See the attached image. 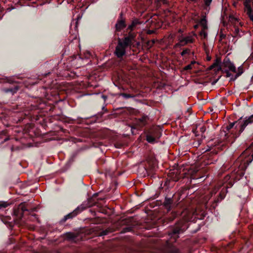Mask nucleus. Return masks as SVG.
<instances>
[{
	"instance_id": "nucleus-1",
	"label": "nucleus",
	"mask_w": 253,
	"mask_h": 253,
	"mask_svg": "<svg viewBox=\"0 0 253 253\" xmlns=\"http://www.w3.org/2000/svg\"><path fill=\"white\" fill-rule=\"evenodd\" d=\"M90 206H92V204H90L88 206H85L84 204H82L78 206L73 211L65 215L62 219V221L65 222L67 219L73 218Z\"/></svg>"
},
{
	"instance_id": "nucleus-2",
	"label": "nucleus",
	"mask_w": 253,
	"mask_h": 253,
	"mask_svg": "<svg viewBox=\"0 0 253 253\" xmlns=\"http://www.w3.org/2000/svg\"><path fill=\"white\" fill-rule=\"evenodd\" d=\"M194 34L189 35L186 37L182 36L178 37V42L175 44V47L184 46L189 43H192L194 41Z\"/></svg>"
},
{
	"instance_id": "nucleus-3",
	"label": "nucleus",
	"mask_w": 253,
	"mask_h": 253,
	"mask_svg": "<svg viewBox=\"0 0 253 253\" xmlns=\"http://www.w3.org/2000/svg\"><path fill=\"white\" fill-rule=\"evenodd\" d=\"M28 208V205L26 204V203H21L18 206L17 209H14V214L20 217H22L25 211H29Z\"/></svg>"
},
{
	"instance_id": "nucleus-4",
	"label": "nucleus",
	"mask_w": 253,
	"mask_h": 253,
	"mask_svg": "<svg viewBox=\"0 0 253 253\" xmlns=\"http://www.w3.org/2000/svg\"><path fill=\"white\" fill-rule=\"evenodd\" d=\"M222 67L226 68V70L233 72H236V68L234 64L231 62L229 58L226 57L223 61Z\"/></svg>"
},
{
	"instance_id": "nucleus-5",
	"label": "nucleus",
	"mask_w": 253,
	"mask_h": 253,
	"mask_svg": "<svg viewBox=\"0 0 253 253\" xmlns=\"http://www.w3.org/2000/svg\"><path fill=\"white\" fill-rule=\"evenodd\" d=\"M253 122V115L249 117H246L243 121H239L238 123L240 124L241 127L240 130L243 131L245 127L250 124Z\"/></svg>"
},
{
	"instance_id": "nucleus-6",
	"label": "nucleus",
	"mask_w": 253,
	"mask_h": 253,
	"mask_svg": "<svg viewBox=\"0 0 253 253\" xmlns=\"http://www.w3.org/2000/svg\"><path fill=\"white\" fill-rule=\"evenodd\" d=\"M126 47L118 42V44L116 48L115 54L118 57L121 58L126 54Z\"/></svg>"
},
{
	"instance_id": "nucleus-7",
	"label": "nucleus",
	"mask_w": 253,
	"mask_h": 253,
	"mask_svg": "<svg viewBox=\"0 0 253 253\" xmlns=\"http://www.w3.org/2000/svg\"><path fill=\"white\" fill-rule=\"evenodd\" d=\"M122 16L123 14L121 13L120 19L117 21L115 25L116 30L119 31H121L126 26L125 21L123 19Z\"/></svg>"
},
{
	"instance_id": "nucleus-8",
	"label": "nucleus",
	"mask_w": 253,
	"mask_h": 253,
	"mask_svg": "<svg viewBox=\"0 0 253 253\" xmlns=\"http://www.w3.org/2000/svg\"><path fill=\"white\" fill-rule=\"evenodd\" d=\"M244 5L245 11L250 17V19L253 21V14L252 13V10L250 4H249V2L246 1H245Z\"/></svg>"
},
{
	"instance_id": "nucleus-9",
	"label": "nucleus",
	"mask_w": 253,
	"mask_h": 253,
	"mask_svg": "<svg viewBox=\"0 0 253 253\" xmlns=\"http://www.w3.org/2000/svg\"><path fill=\"white\" fill-rule=\"evenodd\" d=\"M132 41H131L127 37L124 38L122 41H119V42H120L121 44L124 46L125 47H127L128 46H130L132 43Z\"/></svg>"
},
{
	"instance_id": "nucleus-10",
	"label": "nucleus",
	"mask_w": 253,
	"mask_h": 253,
	"mask_svg": "<svg viewBox=\"0 0 253 253\" xmlns=\"http://www.w3.org/2000/svg\"><path fill=\"white\" fill-rule=\"evenodd\" d=\"M19 89V87L18 86H15L14 87L11 88H3L2 89V91L5 93H11L12 94H14Z\"/></svg>"
},
{
	"instance_id": "nucleus-11",
	"label": "nucleus",
	"mask_w": 253,
	"mask_h": 253,
	"mask_svg": "<svg viewBox=\"0 0 253 253\" xmlns=\"http://www.w3.org/2000/svg\"><path fill=\"white\" fill-rule=\"evenodd\" d=\"M200 25L202 26V29L207 30L208 29V26L207 24V20L206 17H203L200 22Z\"/></svg>"
},
{
	"instance_id": "nucleus-12",
	"label": "nucleus",
	"mask_w": 253,
	"mask_h": 253,
	"mask_svg": "<svg viewBox=\"0 0 253 253\" xmlns=\"http://www.w3.org/2000/svg\"><path fill=\"white\" fill-rule=\"evenodd\" d=\"M243 73V69L242 66L238 67V72L235 75L234 78H232L230 81L235 80L238 77H239Z\"/></svg>"
},
{
	"instance_id": "nucleus-13",
	"label": "nucleus",
	"mask_w": 253,
	"mask_h": 253,
	"mask_svg": "<svg viewBox=\"0 0 253 253\" xmlns=\"http://www.w3.org/2000/svg\"><path fill=\"white\" fill-rule=\"evenodd\" d=\"M138 24H139L138 20L137 19H134L132 21L131 24L128 26L127 29L130 31H132L134 29V27Z\"/></svg>"
},
{
	"instance_id": "nucleus-14",
	"label": "nucleus",
	"mask_w": 253,
	"mask_h": 253,
	"mask_svg": "<svg viewBox=\"0 0 253 253\" xmlns=\"http://www.w3.org/2000/svg\"><path fill=\"white\" fill-rule=\"evenodd\" d=\"M65 236L68 239L73 240V241H75V239L76 238V236L75 234L73 233H71V232L66 233L65 234Z\"/></svg>"
},
{
	"instance_id": "nucleus-15",
	"label": "nucleus",
	"mask_w": 253,
	"mask_h": 253,
	"mask_svg": "<svg viewBox=\"0 0 253 253\" xmlns=\"http://www.w3.org/2000/svg\"><path fill=\"white\" fill-rule=\"evenodd\" d=\"M196 63V62L195 61H192L190 64L187 65L186 66H185L183 68V70H188L192 69V68H194V64H195Z\"/></svg>"
},
{
	"instance_id": "nucleus-16",
	"label": "nucleus",
	"mask_w": 253,
	"mask_h": 253,
	"mask_svg": "<svg viewBox=\"0 0 253 253\" xmlns=\"http://www.w3.org/2000/svg\"><path fill=\"white\" fill-rule=\"evenodd\" d=\"M171 204V199L170 198H166L164 201V205L166 207L168 208Z\"/></svg>"
},
{
	"instance_id": "nucleus-17",
	"label": "nucleus",
	"mask_w": 253,
	"mask_h": 253,
	"mask_svg": "<svg viewBox=\"0 0 253 253\" xmlns=\"http://www.w3.org/2000/svg\"><path fill=\"white\" fill-rule=\"evenodd\" d=\"M120 96H121L126 99L130 98H134L135 97V96H134V95H131L129 94L124 93H120Z\"/></svg>"
},
{
	"instance_id": "nucleus-18",
	"label": "nucleus",
	"mask_w": 253,
	"mask_h": 253,
	"mask_svg": "<svg viewBox=\"0 0 253 253\" xmlns=\"http://www.w3.org/2000/svg\"><path fill=\"white\" fill-rule=\"evenodd\" d=\"M9 205L6 202L0 201V210L3 208H5Z\"/></svg>"
},
{
	"instance_id": "nucleus-19",
	"label": "nucleus",
	"mask_w": 253,
	"mask_h": 253,
	"mask_svg": "<svg viewBox=\"0 0 253 253\" xmlns=\"http://www.w3.org/2000/svg\"><path fill=\"white\" fill-rule=\"evenodd\" d=\"M146 140L149 143H154L155 141V138L151 135H147Z\"/></svg>"
},
{
	"instance_id": "nucleus-20",
	"label": "nucleus",
	"mask_w": 253,
	"mask_h": 253,
	"mask_svg": "<svg viewBox=\"0 0 253 253\" xmlns=\"http://www.w3.org/2000/svg\"><path fill=\"white\" fill-rule=\"evenodd\" d=\"M206 30L202 29V30L200 33V35L203 38H206L208 36V33Z\"/></svg>"
},
{
	"instance_id": "nucleus-21",
	"label": "nucleus",
	"mask_w": 253,
	"mask_h": 253,
	"mask_svg": "<svg viewBox=\"0 0 253 253\" xmlns=\"http://www.w3.org/2000/svg\"><path fill=\"white\" fill-rule=\"evenodd\" d=\"M180 230L179 229H177V228L174 229L173 230L172 232H171L169 234V235L172 236L175 234H179L180 233Z\"/></svg>"
},
{
	"instance_id": "nucleus-22",
	"label": "nucleus",
	"mask_w": 253,
	"mask_h": 253,
	"mask_svg": "<svg viewBox=\"0 0 253 253\" xmlns=\"http://www.w3.org/2000/svg\"><path fill=\"white\" fill-rule=\"evenodd\" d=\"M126 37L128 39H129L131 41L133 42L135 38V35L134 34L129 32L128 33V36Z\"/></svg>"
},
{
	"instance_id": "nucleus-23",
	"label": "nucleus",
	"mask_w": 253,
	"mask_h": 253,
	"mask_svg": "<svg viewBox=\"0 0 253 253\" xmlns=\"http://www.w3.org/2000/svg\"><path fill=\"white\" fill-rule=\"evenodd\" d=\"M147 119H148L147 116H142V117H141L140 118H139L138 119V120L140 123H141L142 124H144V123L147 121Z\"/></svg>"
},
{
	"instance_id": "nucleus-24",
	"label": "nucleus",
	"mask_w": 253,
	"mask_h": 253,
	"mask_svg": "<svg viewBox=\"0 0 253 253\" xmlns=\"http://www.w3.org/2000/svg\"><path fill=\"white\" fill-rule=\"evenodd\" d=\"M220 62L219 60L216 59L215 62L211 66L210 68L212 69L215 66H218Z\"/></svg>"
},
{
	"instance_id": "nucleus-25",
	"label": "nucleus",
	"mask_w": 253,
	"mask_h": 253,
	"mask_svg": "<svg viewBox=\"0 0 253 253\" xmlns=\"http://www.w3.org/2000/svg\"><path fill=\"white\" fill-rule=\"evenodd\" d=\"M230 71L229 70H225V72L226 73V76L227 77H230V79L232 78H234V77H233L231 74L229 72Z\"/></svg>"
},
{
	"instance_id": "nucleus-26",
	"label": "nucleus",
	"mask_w": 253,
	"mask_h": 253,
	"mask_svg": "<svg viewBox=\"0 0 253 253\" xmlns=\"http://www.w3.org/2000/svg\"><path fill=\"white\" fill-rule=\"evenodd\" d=\"M190 52V50L188 49H184L181 53V56H183L186 54Z\"/></svg>"
},
{
	"instance_id": "nucleus-27",
	"label": "nucleus",
	"mask_w": 253,
	"mask_h": 253,
	"mask_svg": "<svg viewBox=\"0 0 253 253\" xmlns=\"http://www.w3.org/2000/svg\"><path fill=\"white\" fill-rule=\"evenodd\" d=\"M235 124V122H233V123H230L228 126H226V129H227V130H229V129H230L231 128H232L234 126Z\"/></svg>"
},
{
	"instance_id": "nucleus-28",
	"label": "nucleus",
	"mask_w": 253,
	"mask_h": 253,
	"mask_svg": "<svg viewBox=\"0 0 253 253\" xmlns=\"http://www.w3.org/2000/svg\"><path fill=\"white\" fill-rule=\"evenodd\" d=\"M206 5L209 6L210 5L212 0H204Z\"/></svg>"
},
{
	"instance_id": "nucleus-29",
	"label": "nucleus",
	"mask_w": 253,
	"mask_h": 253,
	"mask_svg": "<svg viewBox=\"0 0 253 253\" xmlns=\"http://www.w3.org/2000/svg\"><path fill=\"white\" fill-rule=\"evenodd\" d=\"M96 94H98L99 96H100L101 97V98H102L103 99L104 102H105L106 101V99H107V97L105 95H101V94H98L96 93Z\"/></svg>"
},
{
	"instance_id": "nucleus-30",
	"label": "nucleus",
	"mask_w": 253,
	"mask_h": 253,
	"mask_svg": "<svg viewBox=\"0 0 253 253\" xmlns=\"http://www.w3.org/2000/svg\"><path fill=\"white\" fill-rule=\"evenodd\" d=\"M235 32L236 34H237V35H239V36L240 37H241V34H240V30H239V28H236V29H235Z\"/></svg>"
},
{
	"instance_id": "nucleus-31",
	"label": "nucleus",
	"mask_w": 253,
	"mask_h": 253,
	"mask_svg": "<svg viewBox=\"0 0 253 253\" xmlns=\"http://www.w3.org/2000/svg\"><path fill=\"white\" fill-rule=\"evenodd\" d=\"M108 233V231H103V232H102V233L99 234L98 236H104V235H107Z\"/></svg>"
},
{
	"instance_id": "nucleus-32",
	"label": "nucleus",
	"mask_w": 253,
	"mask_h": 253,
	"mask_svg": "<svg viewBox=\"0 0 253 253\" xmlns=\"http://www.w3.org/2000/svg\"><path fill=\"white\" fill-rule=\"evenodd\" d=\"M95 195H96V200H99V199H100V200H103V199H104V198H98L97 199V197H98V193H97L96 192Z\"/></svg>"
},
{
	"instance_id": "nucleus-33",
	"label": "nucleus",
	"mask_w": 253,
	"mask_h": 253,
	"mask_svg": "<svg viewBox=\"0 0 253 253\" xmlns=\"http://www.w3.org/2000/svg\"><path fill=\"white\" fill-rule=\"evenodd\" d=\"M105 106H106V105H105V106H103L101 107V108H102V110H103L105 112H106L107 110V109H106V108H105Z\"/></svg>"
},
{
	"instance_id": "nucleus-34",
	"label": "nucleus",
	"mask_w": 253,
	"mask_h": 253,
	"mask_svg": "<svg viewBox=\"0 0 253 253\" xmlns=\"http://www.w3.org/2000/svg\"><path fill=\"white\" fill-rule=\"evenodd\" d=\"M201 130L202 132H204L206 130V128L204 127H201Z\"/></svg>"
},
{
	"instance_id": "nucleus-35",
	"label": "nucleus",
	"mask_w": 253,
	"mask_h": 253,
	"mask_svg": "<svg viewBox=\"0 0 253 253\" xmlns=\"http://www.w3.org/2000/svg\"><path fill=\"white\" fill-rule=\"evenodd\" d=\"M218 80V79H217V80H215V81H214L213 82H212V83H211V84H212V85H214V84L216 83V82H217Z\"/></svg>"
},
{
	"instance_id": "nucleus-36",
	"label": "nucleus",
	"mask_w": 253,
	"mask_h": 253,
	"mask_svg": "<svg viewBox=\"0 0 253 253\" xmlns=\"http://www.w3.org/2000/svg\"><path fill=\"white\" fill-rule=\"evenodd\" d=\"M207 60H208V61H210L211 59V57H210V56H207Z\"/></svg>"
},
{
	"instance_id": "nucleus-37",
	"label": "nucleus",
	"mask_w": 253,
	"mask_h": 253,
	"mask_svg": "<svg viewBox=\"0 0 253 253\" xmlns=\"http://www.w3.org/2000/svg\"><path fill=\"white\" fill-rule=\"evenodd\" d=\"M250 58H253V53L251 55V56L250 57Z\"/></svg>"
},
{
	"instance_id": "nucleus-38",
	"label": "nucleus",
	"mask_w": 253,
	"mask_h": 253,
	"mask_svg": "<svg viewBox=\"0 0 253 253\" xmlns=\"http://www.w3.org/2000/svg\"><path fill=\"white\" fill-rule=\"evenodd\" d=\"M247 1L249 3V1H248V0H246V1Z\"/></svg>"
},
{
	"instance_id": "nucleus-39",
	"label": "nucleus",
	"mask_w": 253,
	"mask_h": 253,
	"mask_svg": "<svg viewBox=\"0 0 253 253\" xmlns=\"http://www.w3.org/2000/svg\"><path fill=\"white\" fill-rule=\"evenodd\" d=\"M97 203H98V202H96L95 204L96 205Z\"/></svg>"
},
{
	"instance_id": "nucleus-40",
	"label": "nucleus",
	"mask_w": 253,
	"mask_h": 253,
	"mask_svg": "<svg viewBox=\"0 0 253 253\" xmlns=\"http://www.w3.org/2000/svg\"><path fill=\"white\" fill-rule=\"evenodd\" d=\"M252 157H253V154H252Z\"/></svg>"
}]
</instances>
